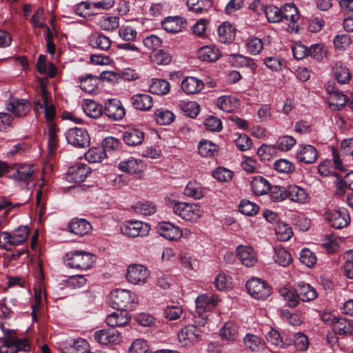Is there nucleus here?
Listing matches in <instances>:
<instances>
[{
    "label": "nucleus",
    "mask_w": 353,
    "mask_h": 353,
    "mask_svg": "<svg viewBox=\"0 0 353 353\" xmlns=\"http://www.w3.org/2000/svg\"><path fill=\"white\" fill-rule=\"evenodd\" d=\"M104 114L112 120L120 121L125 115V110L121 101L111 99L105 103Z\"/></svg>",
    "instance_id": "13"
},
{
    "label": "nucleus",
    "mask_w": 353,
    "mask_h": 353,
    "mask_svg": "<svg viewBox=\"0 0 353 353\" xmlns=\"http://www.w3.org/2000/svg\"><path fill=\"white\" fill-rule=\"evenodd\" d=\"M83 112L90 118L98 119L103 112L104 108L102 105L92 100H85L82 105Z\"/></svg>",
    "instance_id": "35"
},
{
    "label": "nucleus",
    "mask_w": 353,
    "mask_h": 353,
    "mask_svg": "<svg viewBox=\"0 0 353 353\" xmlns=\"http://www.w3.org/2000/svg\"><path fill=\"white\" fill-rule=\"evenodd\" d=\"M144 137L143 132L137 128L129 129L123 134V141L130 146L140 145L143 141Z\"/></svg>",
    "instance_id": "31"
},
{
    "label": "nucleus",
    "mask_w": 353,
    "mask_h": 353,
    "mask_svg": "<svg viewBox=\"0 0 353 353\" xmlns=\"http://www.w3.org/2000/svg\"><path fill=\"white\" fill-rule=\"evenodd\" d=\"M88 44L93 48L107 51L110 49L112 41L110 37L100 33H92L88 39Z\"/></svg>",
    "instance_id": "27"
},
{
    "label": "nucleus",
    "mask_w": 353,
    "mask_h": 353,
    "mask_svg": "<svg viewBox=\"0 0 353 353\" xmlns=\"http://www.w3.org/2000/svg\"><path fill=\"white\" fill-rule=\"evenodd\" d=\"M186 21L183 17H168L162 21V27L167 32L178 33L185 27Z\"/></svg>",
    "instance_id": "26"
},
{
    "label": "nucleus",
    "mask_w": 353,
    "mask_h": 353,
    "mask_svg": "<svg viewBox=\"0 0 353 353\" xmlns=\"http://www.w3.org/2000/svg\"><path fill=\"white\" fill-rule=\"evenodd\" d=\"M136 303L137 295L129 290L116 289L110 293L109 305L117 310H131Z\"/></svg>",
    "instance_id": "2"
},
{
    "label": "nucleus",
    "mask_w": 353,
    "mask_h": 353,
    "mask_svg": "<svg viewBox=\"0 0 353 353\" xmlns=\"http://www.w3.org/2000/svg\"><path fill=\"white\" fill-rule=\"evenodd\" d=\"M151 60L157 65H167L172 61V56L168 51L159 50L152 53Z\"/></svg>",
    "instance_id": "56"
},
{
    "label": "nucleus",
    "mask_w": 353,
    "mask_h": 353,
    "mask_svg": "<svg viewBox=\"0 0 353 353\" xmlns=\"http://www.w3.org/2000/svg\"><path fill=\"white\" fill-rule=\"evenodd\" d=\"M157 230L161 236L170 241H177L183 235L179 226L169 222L160 223L157 226Z\"/></svg>",
    "instance_id": "20"
},
{
    "label": "nucleus",
    "mask_w": 353,
    "mask_h": 353,
    "mask_svg": "<svg viewBox=\"0 0 353 353\" xmlns=\"http://www.w3.org/2000/svg\"><path fill=\"white\" fill-rule=\"evenodd\" d=\"M243 342L246 348L252 352L259 351L263 346L260 338L251 334H246L243 338Z\"/></svg>",
    "instance_id": "63"
},
{
    "label": "nucleus",
    "mask_w": 353,
    "mask_h": 353,
    "mask_svg": "<svg viewBox=\"0 0 353 353\" xmlns=\"http://www.w3.org/2000/svg\"><path fill=\"white\" fill-rule=\"evenodd\" d=\"M14 246L23 244L27 239L29 229L27 226H19L10 232Z\"/></svg>",
    "instance_id": "52"
},
{
    "label": "nucleus",
    "mask_w": 353,
    "mask_h": 353,
    "mask_svg": "<svg viewBox=\"0 0 353 353\" xmlns=\"http://www.w3.org/2000/svg\"><path fill=\"white\" fill-rule=\"evenodd\" d=\"M288 198L299 203H306L309 196L305 190L296 185L288 187Z\"/></svg>",
    "instance_id": "32"
},
{
    "label": "nucleus",
    "mask_w": 353,
    "mask_h": 353,
    "mask_svg": "<svg viewBox=\"0 0 353 353\" xmlns=\"http://www.w3.org/2000/svg\"><path fill=\"white\" fill-rule=\"evenodd\" d=\"M95 262L94 256L85 251H72L65 255L66 265L81 270L90 269Z\"/></svg>",
    "instance_id": "3"
},
{
    "label": "nucleus",
    "mask_w": 353,
    "mask_h": 353,
    "mask_svg": "<svg viewBox=\"0 0 353 353\" xmlns=\"http://www.w3.org/2000/svg\"><path fill=\"white\" fill-rule=\"evenodd\" d=\"M325 219L336 229H341L348 225L350 217L345 208L328 210L324 214Z\"/></svg>",
    "instance_id": "7"
},
{
    "label": "nucleus",
    "mask_w": 353,
    "mask_h": 353,
    "mask_svg": "<svg viewBox=\"0 0 353 353\" xmlns=\"http://www.w3.org/2000/svg\"><path fill=\"white\" fill-rule=\"evenodd\" d=\"M245 46L249 53L254 55L259 54L263 48L262 41L257 37L248 39Z\"/></svg>",
    "instance_id": "64"
},
{
    "label": "nucleus",
    "mask_w": 353,
    "mask_h": 353,
    "mask_svg": "<svg viewBox=\"0 0 353 353\" xmlns=\"http://www.w3.org/2000/svg\"><path fill=\"white\" fill-rule=\"evenodd\" d=\"M279 293L289 307H295L299 304L300 299L296 290L294 292L287 288H283L280 289Z\"/></svg>",
    "instance_id": "49"
},
{
    "label": "nucleus",
    "mask_w": 353,
    "mask_h": 353,
    "mask_svg": "<svg viewBox=\"0 0 353 353\" xmlns=\"http://www.w3.org/2000/svg\"><path fill=\"white\" fill-rule=\"evenodd\" d=\"M178 339L182 345H191L200 341L201 331L195 325H188L179 331Z\"/></svg>",
    "instance_id": "11"
},
{
    "label": "nucleus",
    "mask_w": 353,
    "mask_h": 353,
    "mask_svg": "<svg viewBox=\"0 0 353 353\" xmlns=\"http://www.w3.org/2000/svg\"><path fill=\"white\" fill-rule=\"evenodd\" d=\"M91 229L90 223L84 219H73L68 224L69 232L78 236L88 234Z\"/></svg>",
    "instance_id": "29"
},
{
    "label": "nucleus",
    "mask_w": 353,
    "mask_h": 353,
    "mask_svg": "<svg viewBox=\"0 0 353 353\" xmlns=\"http://www.w3.org/2000/svg\"><path fill=\"white\" fill-rule=\"evenodd\" d=\"M202 80L194 77H186L181 83V88L186 94H195L199 93L204 88Z\"/></svg>",
    "instance_id": "23"
},
{
    "label": "nucleus",
    "mask_w": 353,
    "mask_h": 353,
    "mask_svg": "<svg viewBox=\"0 0 353 353\" xmlns=\"http://www.w3.org/2000/svg\"><path fill=\"white\" fill-rule=\"evenodd\" d=\"M251 186L253 192L257 195L267 194L271 188L268 181L261 176H254L251 181Z\"/></svg>",
    "instance_id": "38"
},
{
    "label": "nucleus",
    "mask_w": 353,
    "mask_h": 353,
    "mask_svg": "<svg viewBox=\"0 0 353 353\" xmlns=\"http://www.w3.org/2000/svg\"><path fill=\"white\" fill-rule=\"evenodd\" d=\"M106 156L104 149L102 148H90L85 154V157L90 163H97L101 161Z\"/></svg>",
    "instance_id": "55"
},
{
    "label": "nucleus",
    "mask_w": 353,
    "mask_h": 353,
    "mask_svg": "<svg viewBox=\"0 0 353 353\" xmlns=\"http://www.w3.org/2000/svg\"><path fill=\"white\" fill-rule=\"evenodd\" d=\"M180 106L185 114L191 118H195L200 112L199 105L195 101H183Z\"/></svg>",
    "instance_id": "62"
},
{
    "label": "nucleus",
    "mask_w": 353,
    "mask_h": 353,
    "mask_svg": "<svg viewBox=\"0 0 353 353\" xmlns=\"http://www.w3.org/2000/svg\"><path fill=\"white\" fill-rule=\"evenodd\" d=\"M296 140L292 136L279 137L276 142V148L282 152L290 151L296 144Z\"/></svg>",
    "instance_id": "51"
},
{
    "label": "nucleus",
    "mask_w": 353,
    "mask_h": 353,
    "mask_svg": "<svg viewBox=\"0 0 353 353\" xmlns=\"http://www.w3.org/2000/svg\"><path fill=\"white\" fill-rule=\"evenodd\" d=\"M121 232L129 237H138L146 236L150 227L148 223L139 221H127L121 228Z\"/></svg>",
    "instance_id": "10"
},
{
    "label": "nucleus",
    "mask_w": 353,
    "mask_h": 353,
    "mask_svg": "<svg viewBox=\"0 0 353 353\" xmlns=\"http://www.w3.org/2000/svg\"><path fill=\"white\" fill-rule=\"evenodd\" d=\"M220 301L219 296L214 294H203L196 299V312L199 315L213 310Z\"/></svg>",
    "instance_id": "16"
},
{
    "label": "nucleus",
    "mask_w": 353,
    "mask_h": 353,
    "mask_svg": "<svg viewBox=\"0 0 353 353\" xmlns=\"http://www.w3.org/2000/svg\"><path fill=\"white\" fill-rule=\"evenodd\" d=\"M145 167L146 165L143 161L132 157L121 161L118 165V168L121 172L129 174H140L144 171Z\"/></svg>",
    "instance_id": "17"
},
{
    "label": "nucleus",
    "mask_w": 353,
    "mask_h": 353,
    "mask_svg": "<svg viewBox=\"0 0 353 353\" xmlns=\"http://www.w3.org/2000/svg\"><path fill=\"white\" fill-rule=\"evenodd\" d=\"M219 39L221 43L231 42L235 37V30L227 22L220 25L217 29Z\"/></svg>",
    "instance_id": "37"
},
{
    "label": "nucleus",
    "mask_w": 353,
    "mask_h": 353,
    "mask_svg": "<svg viewBox=\"0 0 353 353\" xmlns=\"http://www.w3.org/2000/svg\"><path fill=\"white\" fill-rule=\"evenodd\" d=\"M273 259L276 263L283 267H288L292 262L291 254L283 248H274Z\"/></svg>",
    "instance_id": "41"
},
{
    "label": "nucleus",
    "mask_w": 353,
    "mask_h": 353,
    "mask_svg": "<svg viewBox=\"0 0 353 353\" xmlns=\"http://www.w3.org/2000/svg\"><path fill=\"white\" fill-rule=\"evenodd\" d=\"M323 320L332 325L333 330L336 334L339 335L350 334V321H347L343 318L332 317L327 314L323 316Z\"/></svg>",
    "instance_id": "21"
},
{
    "label": "nucleus",
    "mask_w": 353,
    "mask_h": 353,
    "mask_svg": "<svg viewBox=\"0 0 353 353\" xmlns=\"http://www.w3.org/2000/svg\"><path fill=\"white\" fill-rule=\"evenodd\" d=\"M184 194L185 196L194 199H200L204 196L205 192L199 183L191 181L185 188Z\"/></svg>",
    "instance_id": "45"
},
{
    "label": "nucleus",
    "mask_w": 353,
    "mask_h": 353,
    "mask_svg": "<svg viewBox=\"0 0 353 353\" xmlns=\"http://www.w3.org/2000/svg\"><path fill=\"white\" fill-rule=\"evenodd\" d=\"M119 37L125 41H134L137 37V31L128 25L121 26L118 31Z\"/></svg>",
    "instance_id": "54"
},
{
    "label": "nucleus",
    "mask_w": 353,
    "mask_h": 353,
    "mask_svg": "<svg viewBox=\"0 0 353 353\" xmlns=\"http://www.w3.org/2000/svg\"><path fill=\"white\" fill-rule=\"evenodd\" d=\"M275 231L277 239L281 241H287L293 235L292 228L283 223H279Z\"/></svg>",
    "instance_id": "59"
},
{
    "label": "nucleus",
    "mask_w": 353,
    "mask_h": 353,
    "mask_svg": "<svg viewBox=\"0 0 353 353\" xmlns=\"http://www.w3.org/2000/svg\"><path fill=\"white\" fill-rule=\"evenodd\" d=\"M217 105L223 111L231 112L236 108L238 101L231 96H222L218 99Z\"/></svg>",
    "instance_id": "46"
},
{
    "label": "nucleus",
    "mask_w": 353,
    "mask_h": 353,
    "mask_svg": "<svg viewBox=\"0 0 353 353\" xmlns=\"http://www.w3.org/2000/svg\"><path fill=\"white\" fill-rule=\"evenodd\" d=\"M96 341L102 345L119 344L121 340L120 333L114 328L103 329L94 332Z\"/></svg>",
    "instance_id": "14"
},
{
    "label": "nucleus",
    "mask_w": 353,
    "mask_h": 353,
    "mask_svg": "<svg viewBox=\"0 0 353 353\" xmlns=\"http://www.w3.org/2000/svg\"><path fill=\"white\" fill-rule=\"evenodd\" d=\"M33 172L32 165H21L15 169L13 177L18 181H28L31 179Z\"/></svg>",
    "instance_id": "48"
},
{
    "label": "nucleus",
    "mask_w": 353,
    "mask_h": 353,
    "mask_svg": "<svg viewBox=\"0 0 353 353\" xmlns=\"http://www.w3.org/2000/svg\"><path fill=\"white\" fill-rule=\"evenodd\" d=\"M334 78L340 84H347L352 79L349 68L342 62L338 61L332 67Z\"/></svg>",
    "instance_id": "28"
},
{
    "label": "nucleus",
    "mask_w": 353,
    "mask_h": 353,
    "mask_svg": "<svg viewBox=\"0 0 353 353\" xmlns=\"http://www.w3.org/2000/svg\"><path fill=\"white\" fill-rule=\"evenodd\" d=\"M50 93L42 85L40 89L39 94L35 97L34 100V110L39 112L44 108L46 119L49 123V126L53 123L56 112L55 108L50 103Z\"/></svg>",
    "instance_id": "4"
},
{
    "label": "nucleus",
    "mask_w": 353,
    "mask_h": 353,
    "mask_svg": "<svg viewBox=\"0 0 353 353\" xmlns=\"http://www.w3.org/2000/svg\"><path fill=\"white\" fill-rule=\"evenodd\" d=\"M220 56V50L215 46H205L198 51V57L205 61H215Z\"/></svg>",
    "instance_id": "33"
},
{
    "label": "nucleus",
    "mask_w": 353,
    "mask_h": 353,
    "mask_svg": "<svg viewBox=\"0 0 353 353\" xmlns=\"http://www.w3.org/2000/svg\"><path fill=\"white\" fill-rule=\"evenodd\" d=\"M150 276V271L143 265L132 264L127 269L126 279L134 285L144 284Z\"/></svg>",
    "instance_id": "9"
},
{
    "label": "nucleus",
    "mask_w": 353,
    "mask_h": 353,
    "mask_svg": "<svg viewBox=\"0 0 353 353\" xmlns=\"http://www.w3.org/2000/svg\"><path fill=\"white\" fill-rule=\"evenodd\" d=\"M296 292L300 301L309 302L317 297L316 290L310 284L304 282H299L296 286Z\"/></svg>",
    "instance_id": "30"
},
{
    "label": "nucleus",
    "mask_w": 353,
    "mask_h": 353,
    "mask_svg": "<svg viewBox=\"0 0 353 353\" xmlns=\"http://www.w3.org/2000/svg\"><path fill=\"white\" fill-rule=\"evenodd\" d=\"M166 204L173 213L186 221L196 222L203 215V210L196 203L166 199Z\"/></svg>",
    "instance_id": "1"
},
{
    "label": "nucleus",
    "mask_w": 353,
    "mask_h": 353,
    "mask_svg": "<svg viewBox=\"0 0 353 353\" xmlns=\"http://www.w3.org/2000/svg\"><path fill=\"white\" fill-rule=\"evenodd\" d=\"M248 292L257 300H264L271 294L270 286L259 278H252L246 283Z\"/></svg>",
    "instance_id": "5"
},
{
    "label": "nucleus",
    "mask_w": 353,
    "mask_h": 353,
    "mask_svg": "<svg viewBox=\"0 0 353 353\" xmlns=\"http://www.w3.org/2000/svg\"><path fill=\"white\" fill-rule=\"evenodd\" d=\"M212 5L211 0H187L189 9L197 14L207 12Z\"/></svg>",
    "instance_id": "42"
},
{
    "label": "nucleus",
    "mask_w": 353,
    "mask_h": 353,
    "mask_svg": "<svg viewBox=\"0 0 353 353\" xmlns=\"http://www.w3.org/2000/svg\"><path fill=\"white\" fill-rule=\"evenodd\" d=\"M170 90V83L161 79H153L150 85V91L151 93L157 95H164Z\"/></svg>",
    "instance_id": "40"
},
{
    "label": "nucleus",
    "mask_w": 353,
    "mask_h": 353,
    "mask_svg": "<svg viewBox=\"0 0 353 353\" xmlns=\"http://www.w3.org/2000/svg\"><path fill=\"white\" fill-rule=\"evenodd\" d=\"M299 19V14L294 3H286L282 6V21L289 22L288 30L297 32L299 26L296 24Z\"/></svg>",
    "instance_id": "15"
},
{
    "label": "nucleus",
    "mask_w": 353,
    "mask_h": 353,
    "mask_svg": "<svg viewBox=\"0 0 353 353\" xmlns=\"http://www.w3.org/2000/svg\"><path fill=\"white\" fill-rule=\"evenodd\" d=\"M228 62L235 68L250 67L254 64L252 59L239 54L228 55Z\"/></svg>",
    "instance_id": "47"
},
{
    "label": "nucleus",
    "mask_w": 353,
    "mask_h": 353,
    "mask_svg": "<svg viewBox=\"0 0 353 353\" xmlns=\"http://www.w3.org/2000/svg\"><path fill=\"white\" fill-rule=\"evenodd\" d=\"M271 199L275 202L284 201L288 198V188L274 185L269 190Z\"/></svg>",
    "instance_id": "61"
},
{
    "label": "nucleus",
    "mask_w": 353,
    "mask_h": 353,
    "mask_svg": "<svg viewBox=\"0 0 353 353\" xmlns=\"http://www.w3.org/2000/svg\"><path fill=\"white\" fill-rule=\"evenodd\" d=\"M90 173V169L86 164L76 163L69 168L68 180L75 183H81L85 181Z\"/></svg>",
    "instance_id": "19"
},
{
    "label": "nucleus",
    "mask_w": 353,
    "mask_h": 353,
    "mask_svg": "<svg viewBox=\"0 0 353 353\" xmlns=\"http://www.w3.org/2000/svg\"><path fill=\"white\" fill-rule=\"evenodd\" d=\"M197 148L199 154L203 157H213L219 150V146L208 139H201Z\"/></svg>",
    "instance_id": "34"
},
{
    "label": "nucleus",
    "mask_w": 353,
    "mask_h": 353,
    "mask_svg": "<svg viewBox=\"0 0 353 353\" xmlns=\"http://www.w3.org/2000/svg\"><path fill=\"white\" fill-rule=\"evenodd\" d=\"M98 79L91 74L79 78L80 88L88 93H93L97 88Z\"/></svg>",
    "instance_id": "44"
},
{
    "label": "nucleus",
    "mask_w": 353,
    "mask_h": 353,
    "mask_svg": "<svg viewBox=\"0 0 353 353\" xmlns=\"http://www.w3.org/2000/svg\"><path fill=\"white\" fill-rule=\"evenodd\" d=\"M154 114L157 123L159 125H168L171 123L174 119V114L167 110H157Z\"/></svg>",
    "instance_id": "60"
},
{
    "label": "nucleus",
    "mask_w": 353,
    "mask_h": 353,
    "mask_svg": "<svg viewBox=\"0 0 353 353\" xmlns=\"http://www.w3.org/2000/svg\"><path fill=\"white\" fill-rule=\"evenodd\" d=\"M131 316L127 310H117L107 316L105 321L107 324L114 328L115 327H123L128 324Z\"/></svg>",
    "instance_id": "25"
},
{
    "label": "nucleus",
    "mask_w": 353,
    "mask_h": 353,
    "mask_svg": "<svg viewBox=\"0 0 353 353\" xmlns=\"http://www.w3.org/2000/svg\"><path fill=\"white\" fill-rule=\"evenodd\" d=\"M266 339L269 343L279 348H285L290 344L285 343L280 333L272 328L267 333Z\"/></svg>",
    "instance_id": "57"
},
{
    "label": "nucleus",
    "mask_w": 353,
    "mask_h": 353,
    "mask_svg": "<svg viewBox=\"0 0 353 353\" xmlns=\"http://www.w3.org/2000/svg\"><path fill=\"white\" fill-rule=\"evenodd\" d=\"M219 334L222 339L233 342L239 338L238 328L233 323L227 322L221 328Z\"/></svg>",
    "instance_id": "39"
},
{
    "label": "nucleus",
    "mask_w": 353,
    "mask_h": 353,
    "mask_svg": "<svg viewBox=\"0 0 353 353\" xmlns=\"http://www.w3.org/2000/svg\"><path fill=\"white\" fill-rule=\"evenodd\" d=\"M31 109L28 101L24 99L11 98L6 103V110L14 117L22 118L26 116Z\"/></svg>",
    "instance_id": "12"
},
{
    "label": "nucleus",
    "mask_w": 353,
    "mask_h": 353,
    "mask_svg": "<svg viewBox=\"0 0 353 353\" xmlns=\"http://www.w3.org/2000/svg\"><path fill=\"white\" fill-rule=\"evenodd\" d=\"M239 211L247 216H254L259 211V207L248 200H242L239 206Z\"/></svg>",
    "instance_id": "58"
},
{
    "label": "nucleus",
    "mask_w": 353,
    "mask_h": 353,
    "mask_svg": "<svg viewBox=\"0 0 353 353\" xmlns=\"http://www.w3.org/2000/svg\"><path fill=\"white\" fill-rule=\"evenodd\" d=\"M326 90L329 94L327 101L331 108L339 110L345 105L347 98L342 92L336 90L332 85H327Z\"/></svg>",
    "instance_id": "18"
},
{
    "label": "nucleus",
    "mask_w": 353,
    "mask_h": 353,
    "mask_svg": "<svg viewBox=\"0 0 353 353\" xmlns=\"http://www.w3.org/2000/svg\"><path fill=\"white\" fill-rule=\"evenodd\" d=\"M97 25L107 32H112L119 27V19L115 16L104 15L98 19Z\"/></svg>",
    "instance_id": "36"
},
{
    "label": "nucleus",
    "mask_w": 353,
    "mask_h": 353,
    "mask_svg": "<svg viewBox=\"0 0 353 353\" xmlns=\"http://www.w3.org/2000/svg\"><path fill=\"white\" fill-rule=\"evenodd\" d=\"M265 14L268 20L272 23L282 21V7L281 8L270 5L265 7Z\"/></svg>",
    "instance_id": "53"
},
{
    "label": "nucleus",
    "mask_w": 353,
    "mask_h": 353,
    "mask_svg": "<svg viewBox=\"0 0 353 353\" xmlns=\"http://www.w3.org/2000/svg\"><path fill=\"white\" fill-rule=\"evenodd\" d=\"M236 254L242 263L247 267L253 266L257 261V256L251 246L241 245L236 248Z\"/></svg>",
    "instance_id": "22"
},
{
    "label": "nucleus",
    "mask_w": 353,
    "mask_h": 353,
    "mask_svg": "<svg viewBox=\"0 0 353 353\" xmlns=\"http://www.w3.org/2000/svg\"><path fill=\"white\" fill-rule=\"evenodd\" d=\"M67 142L79 148H84L90 145V139L88 131L83 128H70L65 133Z\"/></svg>",
    "instance_id": "6"
},
{
    "label": "nucleus",
    "mask_w": 353,
    "mask_h": 353,
    "mask_svg": "<svg viewBox=\"0 0 353 353\" xmlns=\"http://www.w3.org/2000/svg\"><path fill=\"white\" fill-rule=\"evenodd\" d=\"M65 353H88L89 345L83 339H77L64 347Z\"/></svg>",
    "instance_id": "43"
},
{
    "label": "nucleus",
    "mask_w": 353,
    "mask_h": 353,
    "mask_svg": "<svg viewBox=\"0 0 353 353\" xmlns=\"http://www.w3.org/2000/svg\"><path fill=\"white\" fill-rule=\"evenodd\" d=\"M130 101L134 109L140 111H148L153 106L152 97L148 94H133L130 97Z\"/></svg>",
    "instance_id": "24"
},
{
    "label": "nucleus",
    "mask_w": 353,
    "mask_h": 353,
    "mask_svg": "<svg viewBox=\"0 0 353 353\" xmlns=\"http://www.w3.org/2000/svg\"><path fill=\"white\" fill-rule=\"evenodd\" d=\"M319 153L316 148L310 144H300L294 153L296 161L303 164H312L319 158Z\"/></svg>",
    "instance_id": "8"
},
{
    "label": "nucleus",
    "mask_w": 353,
    "mask_h": 353,
    "mask_svg": "<svg viewBox=\"0 0 353 353\" xmlns=\"http://www.w3.org/2000/svg\"><path fill=\"white\" fill-rule=\"evenodd\" d=\"M273 168L275 171L281 174H291L295 170L294 164L285 159H280L273 163Z\"/></svg>",
    "instance_id": "50"
}]
</instances>
